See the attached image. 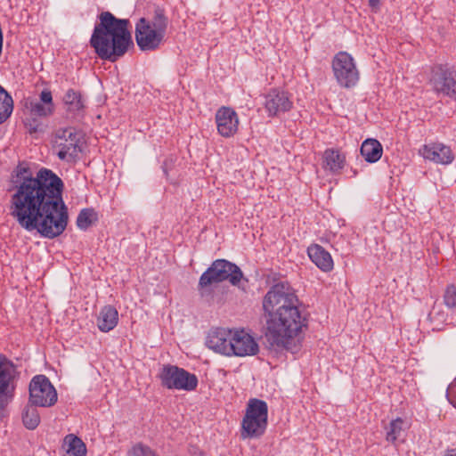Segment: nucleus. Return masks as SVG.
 Instances as JSON below:
<instances>
[{"label": "nucleus", "instance_id": "30", "mask_svg": "<svg viewBox=\"0 0 456 456\" xmlns=\"http://www.w3.org/2000/svg\"><path fill=\"white\" fill-rule=\"evenodd\" d=\"M444 304L451 310H456V285L446 286L443 295Z\"/></svg>", "mask_w": 456, "mask_h": 456}, {"label": "nucleus", "instance_id": "10", "mask_svg": "<svg viewBox=\"0 0 456 456\" xmlns=\"http://www.w3.org/2000/svg\"><path fill=\"white\" fill-rule=\"evenodd\" d=\"M331 67L334 77L341 87H354L359 81V70L354 58L348 53H338L332 59Z\"/></svg>", "mask_w": 456, "mask_h": 456}, {"label": "nucleus", "instance_id": "3", "mask_svg": "<svg viewBox=\"0 0 456 456\" xmlns=\"http://www.w3.org/2000/svg\"><path fill=\"white\" fill-rule=\"evenodd\" d=\"M266 337L273 346H285V287L273 285L263 299Z\"/></svg>", "mask_w": 456, "mask_h": 456}, {"label": "nucleus", "instance_id": "21", "mask_svg": "<svg viewBox=\"0 0 456 456\" xmlns=\"http://www.w3.org/2000/svg\"><path fill=\"white\" fill-rule=\"evenodd\" d=\"M383 153L381 143L376 139H366L361 146V154L369 163H375L380 159Z\"/></svg>", "mask_w": 456, "mask_h": 456}, {"label": "nucleus", "instance_id": "2", "mask_svg": "<svg viewBox=\"0 0 456 456\" xmlns=\"http://www.w3.org/2000/svg\"><path fill=\"white\" fill-rule=\"evenodd\" d=\"M128 23V20L118 19L110 12L101 13L90 40L101 59L115 61L126 53L132 44Z\"/></svg>", "mask_w": 456, "mask_h": 456}, {"label": "nucleus", "instance_id": "33", "mask_svg": "<svg viewBox=\"0 0 456 456\" xmlns=\"http://www.w3.org/2000/svg\"><path fill=\"white\" fill-rule=\"evenodd\" d=\"M379 4H380V0H369V5L375 12H377L379 10Z\"/></svg>", "mask_w": 456, "mask_h": 456}, {"label": "nucleus", "instance_id": "34", "mask_svg": "<svg viewBox=\"0 0 456 456\" xmlns=\"http://www.w3.org/2000/svg\"><path fill=\"white\" fill-rule=\"evenodd\" d=\"M444 456H456V449H448L444 452Z\"/></svg>", "mask_w": 456, "mask_h": 456}, {"label": "nucleus", "instance_id": "23", "mask_svg": "<svg viewBox=\"0 0 456 456\" xmlns=\"http://www.w3.org/2000/svg\"><path fill=\"white\" fill-rule=\"evenodd\" d=\"M324 168L332 173H338L345 166V156L334 150H327L324 152Z\"/></svg>", "mask_w": 456, "mask_h": 456}, {"label": "nucleus", "instance_id": "25", "mask_svg": "<svg viewBox=\"0 0 456 456\" xmlns=\"http://www.w3.org/2000/svg\"><path fill=\"white\" fill-rule=\"evenodd\" d=\"M285 103L284 93L273 90L265 97V109L270 116H274L280 110H282Z\"/></svg>", "mask_w": 456, "mask_h": 456}, {"label": "nucleus", "instance_id": "29", "mask_svg": "<svg viewBox=\"0 0 456 456\" xmlns=\"http://www.w3.org/2000/svg\"><path fill=\"white\" fill-rule=\"evenodd\" d=\"M404 421L401 418L392 420L387 428L386 439L390 443H395L403 431Z\"/></svg>", "mask_w": 456, "mask_h": 456}, {"label": "nucleus", "instance_id": "27", "mask_svg": "<svg viewBox=\"0 0 456 456\" xmlns=\"http://www.w3.org/2000/svg\"><path fill=\"white\" fill-rule=\"evenodd\" d=\"M35 406L32 404L26 407L22 414L23 423L28 429H35L40 422V416Z\"/></svg>", "mask_w": 456, "mask_h": 456}, {"label": "nucleus", "instance_id": "12", "mask_svg": "<svg viewBox=\"0 0 456 456\" xmlns=\"http://www.w3.org/2000/svg\"><path fill=\"white\" fill-rule=\"evenodd\" d=\"M31 404L50 407L57 402V392L50 380L44 375L35 376L29 384Z\"/></svg>", "mask_w": 456, "mask_h": 456}, {"label": "nucleus", "instance_id": "11", "mask_svg": "<svg viewBox=\"0 0 456 456\" xmlns=\"http://www.w3.org/2000/svg\"><path fill=\"white\" fill-rule=\"evenodd\" d=\"M428 84L436 94L456 97V73L447 65L432 66Z\"/></svg>", "mask_w": 456, "mask_h": 456}, {"label": "nucleus", "instance_id": "15", "mask_svg": "<svg viewBox=\"0 0 456 456\" xmlns=\"http://www.w3.org/2000/svg\"><path fill=\"white\" fill-rule=\"evenodd\" d=\"M216 123L219 134L228 138L237 133L239 118L232 108L222 107L216 113Z\"/></svg>", "mask_w": 456, "mask_h": 456}, {"label": "nucleus", "instance_id": "16", "mask_svg": "<svg viewBox=\"0 0 456 456\" xmlns=\"http://www.w3.org/2000/svg\"><path fill=\"white\" fill-rule=\"evenodd\" d=\"M15 373V366L4 356L0 355V411H4L9 403L5 395L9 384Z\"/></svg>", "mask_w": 456, "mask_h": 456}, {"label": "nucleus", "instance_id": "32", "mask_svg": "<svg viewBox=\"0 0 456 456\" xmlns=\"http://www.w3.org/2000/svg\"><path fill=\"white\" fill-rule=\"evenodd\" d=\"M25 125L30 134L37 133L42 130V124L37 118L36 116H31L28 118L25 121Z\"/></svg>", "mask_w": 456, "mask_h": 456}, {"label": "nucleus", "instance_id": "8", "mask_svg": "<svg viewBox=\"0 0 456 456\" xmlns=\"http://www.w3.org/2000/svg\"><path fill=\"white\" fill-rule=\"evenodd\" d=\"M159 378L162 387L167 389L192 391L198 386V378L195 374L175 365H164Z\"/></svg>", "mask_w": 456, "mask_h": 456}, {"label": "nucleus", "instance_id": "24", "mask_svg": "<svg viewBox=\"0 0 456 456\" xmlns=\"http://www.w3.org/2000/svg\"><path fill=\"white\" fill-rule=\"evenodd\" d=\"M64 445L67 446L68 456H86V447L84 442L77 436L70 434L65 436Z\"/></svg>", "mask_w": 456, "mask_h": 456}, {"label": "nucleus", "instance_id": "28", "mask_svg": "<svg viewBox=\"0 0 456 456\" xmlns=\"http://www.w3.org/2000/svg\"><path fill=\"white\" fill-rule=\"evenodd\" d=\"M97 220V214L93 208H84L77 217V225L80 230H86Z\"/></svg>", "mask_w": 456, "mask_h": 456}, {"label": "nucleus", "instance_id": "35", "mask_svg": "<svg viewBox=\"0 0 456 456\" xmlns=\"http://www.w3.org/2000/svg\"><path fill=\"white\" fill-rule=\"evenodd\" d=\"M289 101L287 100V102H286L287 109L289 108Z\"/></svg>", "mask_w": 456, "mask_h": 456}, {"label": "nucleus", "instance_id": "36", "mask_svg": "<svg viewBox=\"0 0 456 456\" xmlns=\"http://www.w3.org/2000/svg\"><path fill=\"white\" fill-rule=\"evenodd\" d=\"M201 456H204V455H201Z\"/></svg>", "mask_w": 456, "mask_h": 456}, {"label": "nucleus", "instance_id": "13", "mask_svg": "<svg viewBox=\"0 0 456 456\" xmlns=\"http://www.w3.org/2000/svg\"><path fill=\"white\" fill-rule=\"evenodd\" d=\"M232 346L230 356H251L256 355L259 351V346L255 338L245 330H233Z\"/></svg>", "mask_w": 456, "mask_h": 456}, {"label": "nucleus", "instance_id": "18", "mask_svg": "<svg viewBox=\"0 0 456 456\" xmlns=\"http://www.w3.org/2000/svg\"><path fill=\"white\" fill-rule=\"evenodd\" d=\"M422 154L425 159L440 164H450L453 160L450 147L443 143L425 145L422 149Z\"/></svg>", "mask_w": 456, "mask_h": 456}, {"label": "nucleus", "instance_id": "17", "mask_svg": "<svg viewBox=\"0 0 456 456\" xmlns=\"http://www.w3.org/2000/svg\"><path fill=\"white\" fill-rule=\"evenodd\" d=\"M28 108L31 116L39 118L51 116L54 112L52 93L49 90H43L40 93L39 100L30 102Z\"/></svg>", "mask_w": 456, "mask_h": 456}, {"label": "nucleus", "instance_id": "4", "mask_svg": "<svg viewBox=\"0 0 456 456\" xmlns=\"http://www.w3.org/2000/svg\"><path fill=\"white\" fill-rule=\"evenodd\" d=\"M308 313L305 306L295 294V290L287 287V352L295 354L301 347L307 330Z\"/></svg>", "mask_w": 456, "mask_h": 456}, {"label": "nucleus", "instance_id": "22", "mask_svg": "<svg viewBox=\"0 0 456 456\" xmlns=\"http://www.w3.org/2000/svg\"><path fill=\"white\" fill-rule=\"evenodd\" d=\"M63 102L68 112L78 114L85 108V100L81 94L73 89H69L63 96Z\"/></svg>", "mask_w": 456, "mask_h": 456}, {"label": "nucleus", "instance_id": "1", "mask_svg": "<svg viewBox=\"0 0 456 456\" xmlns=\"http://www.w3.org/2000/svg\"><path fill=\"white\" fill-rule=\"evenodd\" d=\"M14 191L10 200V215L28 232L53 239L68 224V211L62 200L63 183L53 171L41 169L36 177L24 164L12 174Z\"/></svg>", "mask_w": 456, "mask_h": 456}, {"label": "nucleus", "instance_id": "26", "mask_svg": "<svg viewBox=\"0 0 456 456\" xmlns=\"http://www.w3.org/2000/svg\"><path fill=\"white\" fill-rule=\"evenodd\" d=\"M13 110V101L11 95L0 86V124L5 121Z\"/></svg>", "mask_w": 456, "mask_h": 456}, {"label": "nucleus", "instance_id": "9", "mask_svg": "<svg viewBox=\"0 0 456 456\" xmlns=\"http://www.w3.org/2000/svg\"><path fill=\"white\" fill-rule=\"evenodd\" d=\"M81 135L73 127L59 128L53 136V149L58 158L68 162L74 161L80 152Z\"/></svg>", "mask_w": 456, "mask_h": 456}, {"label": "nucleus", "instance_id": "31", "mask_svg": "<svg viewBox=\"0 0 456 456\" xmlns=\"http://www.w3.org/2000/svg\"><path fill=\"white\" fill-rule=\"evenodd\" d=\"M127 456H157L155 452L148 445L138 443L127 452Z\"/></svg>", "mask_w": 456, "mask_h": 456}, {"label": "nucleus", "instance_id": "7", "mask_svg": "<svg viewBox=\"0 0 456 456\" xmlns=\"http://www.w3.org/2000/svg\"><path fill=\"white\" fill-rule=\"evenodd\" d=\"M267 416V403L256 398L250 399L241 422V438L251 439L260 437L266 429Z\"/></svg>", "mask_w": 456, "mask_h": 456}, {"label": "nucleus", "instance_id": "20", "mask_svg": "<svg viewBox=\"0 0 456 456\" xmlns=\"http://www.w3.org/2000/svg\"><path fill=\"white\" fill-rule=\"evenodd\" d=\"M118 322V313L112 305H105L99 312L97 327L102 332L112 330Z\"/></svg>", "mask_w": 456, "mask_h": 456}, {"label": "nucleus", "instance_id": "5", "mask_svg": "<svg viewBox=\"0 0 456 456\" xmlns=\"http://www.w3.org/2000/svg\"><path fill=\"white\" fill-rule=\"evenodd\" d=\"M167 19L159 11L156 12L151 20L141 18L135 27V40L142 51L158 49L166 35Z\"/></svg>", "mask_w": 456, "mask_h": 456}, {"label": "nucleus", "instance_id": "6", "mask_svg": "<svg viewBox=\"0 0 456 456\" xmlns=\"http://www.w3.org/2000/svg\"><path fill=\"white\" fill-rule=\"evenodd\" d=\"M243 278L241 270L225 259H217L201 274L199 281V289L201 296L210 293L209 287L213 284L228 280L236 286Z\"/></svg>", "mask_w": 456, "mask_h": 456}, {"label": "nucleus", "instance_id": "14", "mask_svg": "<svg viewBox=\"0 0 456 456\" xmlns=\"http://www.w3.org/2000/svg\"><path fill=\"white\" fill-rule=\"evenodd\" d=\"M232 332L233 330L225 328H217L209 331L206 345L212 351L220 354L230 356L232 346Z\"/></svg>", "mask_w": 456, "mask_h": 456}, {"label": "nucleus", "instance_id": "19", "mask_svg": "<svg viewBox=\"0 0 456 456\" xmlns=\"http://www.w3.org/2000/svg\"><path fill=\"white\" fill-rule=\"evenodd\" d=\"M307 253L312 262L322 271L330 272L334 264L330 254L318 244L311 245L307 248Z\"/></svg>", "mask_w": 456, "mask_h": 456}]
</instances>
